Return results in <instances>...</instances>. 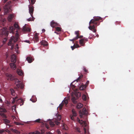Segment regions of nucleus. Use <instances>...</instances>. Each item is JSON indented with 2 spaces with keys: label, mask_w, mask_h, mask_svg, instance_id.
<instances>
[{
  "label": "nucleus",
  "mask_w": 134,
  "mask_h": 134,
  "mask_svg": "<svg viewBox=\"0 0 134 134\" xmlns=\"http://www.w3.org/2000/svg\"><path fill=\"white\" fill-rule=\"evenodd\" d=\"M2 99L0 98V102L2 103Z\"/></svg>",
  "instance_id": "62"
},
{
  "label": "nucleus",
  "mask_w": 134,
  "mask_h": 134,
  "mask_svg": "<svg viewBox=\"0 0 134 134\" xmlns=\"http://www.w3.org/2000/svg\"><path fill=\"white\" fill-rule=\"evenodd\" d=\"M98 25H96L95 24L94 25H91V26H92V27L94 29V28H95L96 26Z\"/></svg>",
  "instance_id": "45"
},
{
  "label": "nucleus",
  "mask_w": 134,
  "mask_h": 134,
  "mask_svg": "<svg viewBox=\"0 0 134 134\" xmlns=\"http://www.w3.org/2000/svg\"><path fill=\"white\" fill-rule=\"evenodd\" d=\"M101 19V18L99 17H97L94 18L93 19H92L90 20L89 22V24L91 25V24H93L96 25H99V23L98 21Z\"/></svg>",
  "instance_id": "5"
},
{
  "label": "nucleus",
  "mask_w": 134,
  "mask_h": 134,
  "mask_svg": "<svg viewBox=\"0 0 134 134\" xmlns=\"http://www.w3.org/2000/svg\"><path fill=\"white\" fill-rule=\"evenodd\" d=\"M76 47V46L75 44H74V46H71V48L72 50H73Z\"/></svg>",
  "instance_id": "41"
},
{
  "label": "nucleus",
  "mask_w": 134,
  "mask_h": 134,
  "mask_svg": "<svg viewBox=\"0 0 134 134\" xmlns=\"http://www.w3.org/2000/svg\"><path fill=\"white\" fill-rule=\"evenodd\" d=\"M29 1L30 3L32 5H33L34 4L35 2V1H30H30Z\"/></svg>",
  "instance_id": "37"
},
{
  "label": "nucleus",
  "mask_w": 134,
  "mask_h": 134,
  "mask_svg": "<svg viewBox=\"0 0 134 134\" xmlns=\"http://www.w3.org/2000/svg\"><path fill=\"white\" fill-rule=\"evenodd\" d=\"M61 28L59 27H57L56 28V30L57 31L59 32L61 31Z\"/></svg>",
  "instance_id": "33"
},
{
  "label": "nucleus",
  "mask_w": 134,
  "mask_h": 134,
  "mask_svg": "<svg viewBox=\"0 0 134 134\" xmlns=\"http://www.w3.org/2000/svg\"><path fill=\"white\" fill-rule=\"evenodd\" d=\"M17 98V97H15V98H13V100L12 102V103L13 104H14V103L15 101H16V99Z\"/></svg>",
  "instance_id": "36"
},
{
  "label": "nucleus",
  "mask_w": 134,
  "mask_h": 134,
  "mask_svg": "<svg viewBox=\"0 0 134 134\" xmlns=\"http://www.w3.org/2000/svg\"><path fill=\"white\" fill-rule=\"evenodd\" d=\"M3 120L5 123L7 125V124L9 123L10 122V121L9 120L6 119H3Z\"/></svg>",
  "instance_id": "26"
},
{
  "label": "nucleus",
  "mask_w": 134,
  "mask_h": 134,
  "mask_svg": "<svg viewBox=\"0 0 134 134\" xmlns=\"http://www.w3.org/2000/svg\"><path fill=\"white\" fill-rule=\"evenodd\" d=\"M19 34L17 33H16L15 35V36H12L9 40L8 43V45L9 46H11V48L12 49L14 47L13 43H15L17 41L19 38Z\"/></svg>",
  "instance_id": "1"
},
{
  "label": "nucleus",
  "mask_w": 134,
  "mask_h": 134,
  "mask_svg": "<svg viewBox=\"0 0 134 134\" xmlns=\"http://www.w3.org/2000/svg\"><path fill=\"white\" fill-rule=\"evenodd\" d=\"M42 31L43 32H45V29H42Z\"/></svg>",
  "instance_id": "61"
},
{
  "label": "nucleus",
  "mask_w": 134,
  "mask_h": 134,
  "mask_svg": "<svg viewBox=\"0 0 134 134\" xmlns=\"http://www.w3.org/2000/svg\"><path fill=\"white\" fill-rule=\"evenodd\" d=\"M26 60L28 61L29 63H30L32 62L34 59L32 58L31 57H28L26 58Z\"/></svg>",
  "instance_id": "20"
},
{
  "label": "nucleus",
  "mask_w": 134,
  "mask_h": 134,
  "mask_svg": "<svg viewBox=\"0 0 134 134\" xmlns=\"http://www.w3.org/2000/svg\"><path fill=\"white\" fill-rule=\"evenodd\" d=\"M72 114H71L70 116L71 119L72 120L74 121L75 119L74 118V117H76L77 115V114L75 110L74 109L72 110Z\"/></svg>",
  "instance_id": "8"
},
{
  "label": "nucleus",
  "mask_w": 134,
  "mask_h": 134,
  "mask_svg": "<svg viewBox=\"0 0 134 134\" xmlns=\"http://www.w3.org/2000/svg\"><path fill=\"white\" fill-rule=\"evenodd\" d=\"M10 91L11 92V94L13 96L14 95L15 91L13 89H10Z\"/></svg>",
  "instance_id": "30"
},
{
  "label": "nucleus",
  "mask_w": 134,
  "mask_h": 134,
  "mask_svg": "<svg viewBox=\"0 0 134 134\" xmlns=\"http://www.w3.org/2000/svg\"><path fill=\"white\" fill-rule=\"evenodd\" d=\"M83 75H81L76 80L77 82H78L79 81L80 79H81L83 77Z\"/></svg>",
  "instance_id": "32"
},
{
  "label": "nucleus",
  "mask_w": 134,
  "mask_h": 134,
  "mask_svg": "<svg viewBox=\"0 0 134 134\" xmlns=\"http://www.w3.org/2000/svg\"><path fill=\"white\" fill-rule=\"evenodd\" d=\"M0 115L2 116L3 119H6L7 117L6 115L4 113H1L0 114Z\"/></svg>",
  "instance_id": "27"
},
{
  "label": "nucleus",
  "mask_w": 134,
  "mask_h": 134,
  "mask_svg": "<svg viewBox=\"0 0 134 134\" xmlns=\"http://www.w3.org/2000/svg\"><path fill=\"white\" fill-rule=\"evenodd\" d=\"M14 27L12 26L9 27V30L10 31V32L14 33V31L15 30V28H16L18 29H19V27L18 25V23L15 22L14 24Z\"/></svg>",
  "instance_id": "7"
},
{
  "label": "nucleus",
  "mask_w": 134,
  "mask_h": 134,
  "mask_svg": "<svg viewBox=\"0 0 134 134\" xmlns=\"http://www.w3.org/2000/svg\"><path fill=\"white\" fill-rule=\"evenodd\" d=\"M76 131L79 132H80V129L79 128H77L76 129Z\"/></svg>",
  "instance_id": "46"
},
{
  "label": "nucleus",
  "mask_w": 134,
  "mask_h": 134,
  "mask_svg": "<svg viewBox=\"0 0 134 134\" xmlns=\"http://www.w3.org/2000/svg\"><path fill=\"white\" fill-rule=\"evenodd\" d=\"M6 111V110L3 108H0V112H5Z\"/></svg>",
  "instance_id": "29"
},
{
  "label": "nucleus",
  "mask_w": 134,
  "mask_h": 134,
  "mask_svg": "<svg viewBox=\"0 0 134 134\" xmlns=\"http://www.w3.org/2000/svg\"><path fill=\"white\" fill-rule=\"evenodd\" d=\"M82 39H84V41H87L88 40V39L87 38H83Z\"/></svg>",
  "instance_id": "50"
},
{
  "label": "nucleus",
  "mask_w": 134,
  "mask_h": 134,
  "mask_svg": "<svg viewBox=\"0 0 134 134\" xmlns=\"http://www.w3.org/2000/svg\"><path fill=\"white\" fill-rule=\"evenodd\" d=\"M88 28L90 30L92 31V30L93 29L92 27V26L90 25V26L88 27Z\"/></svg>",
  "instance_id": "44"
},
{
  "label": "nucleus",
  "mask_w": 134,
  "mask_h": 134,
  "mask_svg": "<svg viewBox=\"0 0 134 134\" xmlns=\"http://www.w3.org/2000/svg\"><path fill=\"white\" fill-rule=\"evenodd\" d=\"M6 76L8 77L7 79L8 80H10L12 81L14 80L15 82V84L16 85L20 81L17 79H15L14 77L11 74H7L6 75Z\"/></svg>",
  "instance_id": "6"
},
{
  "label": "nucleus",
  "mask_w": 134,
  "mask_h": 134,
  "mask_svg": "<svg viewBox=\"0 0 134 134\" xmlns=\"http://www.w3.org/2000/svg\"><path fill=\"white\" fill-rule=\"evenodd\" d=\"M72 101L74 103H75V100L76 99V98L75 97H73L72 98Z\"/></svg>",
  "instance_id": "39"
},
{
  "label": "nucleus",
  "mask_w": 134,
  "mask_h": 134,
  "mask_svg": "<svg viewBox=\"0 0 134 134\" xmlns=\"http://www.w3.org/2000/svg\"><path fill=\"white\" fill-rule=\"evenodd\" d=\"M4 132V131L3 130H0V134H2Z\"/></svg>",
  "instance_id": "48"
},
{
  "label": "nucleus",
  "mask_w": 134,
  "mask_h": 134,
  "mask_svg": "<svg viewBox=\"0 0 134 134\" xmlns=\"http://www.w3.org/2000/svg\"><path fill=\"white\" fill-rule=\"evenodd\" d=\"M15 123L16 125H19V123L17 122H15Z\"/></svg>",
  "instance_id": "59"
},
{
  "label": "nucleus",
  "mask_w": 134,
  "mask_h": 134,
  "mask_svg": "<svg viewBox=\"0 0 134 134\" xmlns=\"http://www.w3.org/2000/svg\"><path fill=\"white\" fill-rule=\"evenodd\" d=\"M29 134H35V132H29Z\"/></svg>",
  "instance_id": "57"
},
{
  "label": "nucleus",
  "mask_w": 134,
  "mask_h": 134,
  "mask_svg": "<svg viewBox=\"0 0 134 134\" xmlns=\"http://www.w3.org/2000/svg\"><path fill=\"white\" fill-rule=\"evenodd\" d=\"M24 41L25 42H27V43H30V41L29 40H25Z\"/></svg>",
  "instance_id": "47"
},
{
  "label": "nucleus",
  "mask_w": 134,
  "mask_h": 134,
  "mask_svg": "<svg viewBox=\"0 0 134 134\" xmlns=\"http://www.w3.org/2000/svg\"><path fill=\"white\" fill-rule=\"evenodd\" d=\"M11 2L10 1L8 2L5 5L4 7V14H7L9 12V9L10 8V4Z\"/></svg>",
  "instance_id": "4"
},
{
  "label": "nucleus",
  "mask_w": 134,
  "mask_h": 134,
  "mask_svg": "<svg viewBox=\"0 0 134 134\" xmlns=\"http://www.w3.org/2000/svg\"><path fill=\"white\" fill-rule=\"evenodd\" d=\"M76 46H77V47H76V48H78V47H80V46H79L78 44H77L76 45Z\"/></svg>",
  "instance_id": "63"
},
{
  "label": "nucleus",
  "mask_w": 134,
  "mask_h": 134,
  "mask_svg": "<svg viewBox=\"0 0 134 134\" xmlns=\"http://www.w3.org/2000/svg\"><path fill=\"white\" fill-rule=\"evenodd\" d=\"M30 100L31 101H32V102H35V101H35V100H32V99H30Z\"/></svg>",
  "instance_id": "60"
},
{
  "label": "nucleus",
  "mask_w": 134,
  "mask_h": 134,
  "mask_svg": "<svg viewBox=\"0 0 134 134\" xmlns=\"http://www.w3.org/2000/svg\"><path fill=\"white\" fill-rule=\"evenodd\" d=\"M69 40L71 41H72L73 42V43H74V40L73 39H70Z\"/></svg>",
  "instance_id": "58"
},
{
  "label": "nucleus",
  "mask_w": 134,
  "mask_h": 134,
  "mask_svg": "<svg viewBox=\"0 0 134 134\" xmlns=\"http://www.w3.org/2000/svg\"><path fill=\"white\" fill-rule=\"evenodd\" d=\"M15 51L18 53H19V51L18 49L19 48V47H18V44H17L16 45Z\"/></svg>",
  "instance_id": "28"
},
{
  "label": "nucleus",
  "mask_w": 134,
  "mask_h": 134,
  "mask_svg": "<svg viewBox=\"0 0 134 134\" xmlns=\"http://www.w3.org/2000/svg\"><path fill=\"white\" fill-rule=\"evenodd\" d=\"M82 99L83 100H86L87 99L86 96L85 94L83 95L82 97Z\"/></svg>",
  "instance_id": "34"
},
{
  "label": "nucleus",
  "mask_w": 134,
  "mask_h": 134,
  "mask_svg": "<svg viewBox=\"0 0 134 134\" xmlns=\"http://www.w3.org/2000/svg\"><path fill=\"white\" fill-rule=\"evenodd\" d=\"M83 37V36H78V38H82Z\"/></svg>",
  "instance_id": "55"
},
{
  "label": "nucleus",
  "mask_w": 134,
  "mask_h": 134,
  "mask_svg": "<svg viewBox=\"0 0 134 134\" xmlns=\"http://www.w3.org/2000/svg\"><path fill=\"white\" fill-rule=\"evenodd\" d=\"M14 16L13 14H10L8 16V21L9 22H11L13 18L14 17Z\"/></svg>",
  "instance_id": "17"
},
{
  "label": "nucleus",
  "mask_w": 134,
  "mask_h": 134,
  "mask_svg": "<svg viewBox=\"0 0 134 134\" xmlns=\"http://www.w3.org/2000/svg\"><path fill=\"white\" fill-rule=\"evenodd\" d=\"M78 38V37L76 36L73 38L74 41L77 40Z\"/></svg>",
  "instance_id": "51"
},
{
  "label": "nucleus",
  "mask_w": 134,
  "mask_h": 134,
  "mask_svg": "<svg viewBox=\"0 0 134 134\" xmlns=\"http://www.w3.org/2000/svg\"><path fill=\"white\" fill-rule=\"evenodd\" d=\"M23 31L30 32L31 31V28L29 27H27L25 26H24L22 29Z\"/></svg>",
  "instance_id": "14"
},
{
  "label": "nucleus",
  "mask_w": 134,
  "mask_h": 134,
  "mask_svg": "<svg viewBox=\"0 0 134 134\" xmlns=\"http://www.w3.org/2000/svg\"><path fill=\"white\" fill-rule=\"evenodd\" d=\"M70 86L72 88H74L75 87V86L74 85L72 84V83H71L70 84Z\"/></svg>",
  "instance_id": "42"
},
{
  "label": "nucleus",
  "mask_w": 134,
  "mask_h": 134,
  "mask_svg": "<svg viewBox=\"0 0 134 134\" xmlns=\"http://www.w3.org/2000/svg\"><path fill=\"white\" fill-rule=\"evenodd\" d=\"M68 100H63L62 102V103L59 105V108L60 110L62 109L63 106L64 104H65V106H67V105L68 103Z\"/></svg>",
  "instance_id": "10"
},
{
  "label": "nucleus",
  "mask_w": 134,
  "mask_h": 134,
  "mask_svg": "<svg viewBox=\"0 0 134 134\" xmlns=\"http://www.w3.org/2000/svg\"><path fill=\"white\" fill-rule=\"evenodd\" d=\"M29 12L32 17H33V14L34 11V7L32 5H29Z\"/></svg>",
  "instance_id": "11"
},
{
  "label": "nucleus",
  "mask_w": 134,
  "mask_h": 134,
  "mask_svg": "<svg viewBox=\"0 0 134 134\" xmlns=\"http://www.w3.org/2000/svg\"><path fill=\"white\" fill-rule=\"evenodd\" d=\"M10 130L13 132L15 133L16 134H19L20 133V132H19L18 131L15 129H11Z\"/></svg>",
  "instance_id": "24"
},
{
  "label": "nucleus",
  "mask_w": 134,
  "mask_h": 134,
  "mask_svg": "<svg viewBox=\"0 0 134 134\" xmlns=\"http://www.w3.org/2000/svg\"><path fill=\"white\" fill-rule=\"evenodd\" d=\"M58 25V24L54 21H52L51 23V26L52 27H54Z\"/></svg>",
  "instance_id": "16"
},
{
  "label": "nucleus",
  "mask_w": 134,
  "mask_h": 134,
  "mask_svg": "<svg viewBox=\"0 0 134 134\" xmlns=\"http://www.w3.org/2000/svg\"><path fill=\"white\" fill-rule=\"evenodd\" d=\"M93 32H96V30L95 29V28H94V29H93Z\"/></svg>",
  "instance_id": "56"
},
{
  "label": "nucleus",
  "mask_w": 134,
  "mask_h": 134,
  "mask_svg": "<svg viewBox=\"0 0 134 134\" xmlns=\"http://www.w3.org/2000/svg\"><path fill=\"white\" fill-rule=\"evenodd\" d=\"M41 119H37L36 120L35 122H41Z\"/></svg>",
  "instance_id": "40"
},
{
  "label": "nucleus",
  "mask_w": 134,
  "mask_h": 134,
  "mask_svg": "<svg viewBox=\"0 0 134 134\" xmlns=\"http://www.w3.org/2000/svg\"><path fill=\"white\" fill-rule=\"evenodd\" d=\"M79 43L82 46H84L85 44L84 42V39H81L79 40Z\"/></svg>",
  "instance_id": "25"
},
{
  "label": "nucleus",
  "mask_w": 134,
  "mask_h": 134,
  "mask_svg": "<svg viewBox=\"0 0 134 134\" xmlns=\"http://www.w3.org/2000/svg\"><path fill=\"white\" fill-rule=\"evenodd\" d=\"M63 129L66 130V129L65 128V126H66V127L67 126L66 125H63Z\"/></svg>",
  "instance_id": "53"
},
{
  "label": "nucleus",
  "mask_w": 134,
  "mask_h": 134,
  "mask_svg": "<svg viewBox=\"0 0 134 134\" xmlns=\"http://www.w3.org/2000/svg\"><path fill=\"white\" fill-rule=\"evenodd\" d=\"M83 106V105L81 103H78L76 105V108L77 109H80Z\"/></svg>",
  "instance_id": "22"
},
{
  "label": "nucleus",
  "mask_w": 134,
  "mask_h": 134,
  "mask_svg": "<svg viewBox=\"0 0 134 134\" xmlns=\"http://www.w3.org/2000/svg\"><path fill=\"white\" fill-rule=\"evenodd\" d=\"M38 40V38L37 35L35 34V40L37 42Z\"/></svg>",
  "instance_id": "31"
},
{
  "label": "nucleus",
  "mask_w": 134,
  "mask_h": 134,
  "mask_svg": "<svg viewBox=\"0 0 134 134\" xmlns=\"http://www.w3.org/2000/svg\"><path fill=\"white\" fill-rule=\"evenodd\" d=\"M40 43L41 45H43L44 46H47L48 44L47 42L44 40H42Z\"/></svg>",
  "instance_id": "19"
},
{
  "label": "nucleus",
  "mask_w": 134,
  "mask_h": 134,
  "mask_svg": "<svg viewBox=\"0 0 134 134\" xmlns=\"http://www.w3.org/2000/svg\"><path fill=\"white\" fill-rule=\"evenodd\" d=\"M17 72L19 75L20 76L22 75L23 74V72L21 70L18 69H17Z\"/></svg>",
  "instance_id": "23"
},
{
  "label": "nucleus",
  "mask_w": 134,
  "mask_h": 134,
  "mask_svg": "<svg viewBox=\"0 0 134 134\" xmlns=\"http://www.w3.org/2000/svg\"><path fill=\"white\" fill-rule=\"evenodd\" d=\"M16 86L18 87H20L21 88H23L24 87V85L22 82L20 81L16 84Z\"/></svg>",
  "instance_id": "12"
},
{
  "label": "nucleus",
  "mask_w": 134,
  "mask_h": 134,
  "mask_svg": "<svg viewBox=\"0 0 134 134\" xmlns=\"http://www.w3.org/2000/svg\"><path fill=\"white\" fill-rule=\"evenodd\" d=\"M89 81H87L86 82V84L85 85H86V86H87V85H88V84L89 83Z\"/></svg>",
  "instance_id": "52"
},
{
  "label": "nucleus",
  "mask_w": 134,
  "mask_h": 134,
  "mask_svg": "<svg viewBox=\"0 0 134 134\" xmlns=\"http://www.w3.org/2000/svg\"><path fill=\"white\" fill-rule=\"evenodd\" d=\"M84 130L85 134H88V132H87L86 129L85 128H84Z\"/></svg>",
  "instance_id": "43"
},
{
  "label": "nucleus",
  "mask_w": 134,
  "mask_h": 134,
  "mask_svg": "<svg viewBox=\"0 0 134 134\" xmlns=\"http://www.w3.org/2000/svg\"><path fill=\"white\" fill-rule=\"evenodd\" d=\"M11 60L12 62L15 63L16 60V56L14 54L12 55L11 57Z\"/></svg>",
  "instance_id": "13"
},
{
  "label": "nucleus",
  "mask_w": 134,
  "mask_h": 134,
  "mask_svg": "<svg viewBox=\"0 0 134 134\" xmlns=\"http://www.w3.org/2000/svg\"><path fill=\"white\" fill-rule=\"evenodd\" d=\"M86 87V86L84 85H82L79 87V89L80 90H83Z\"/></svg>",
  "instance_id": "21"
},
{
  "label": "nucleus",
  "mask_w": 134,
  "mask_h": 134,
  "mask_svg": "<svg viewBox=\"0 0 134 134\" xmlns=\"http://www.w3.org/2000/svg\"><path fill=\"white\" fill-rule=\"evenodd\" d=\"M32 17V19H31V18H30L28 19H27L28 21H33V20H34V18L33 17H33Z\"/></svg>",
  "instance_id": "38"
},
{
  "label": "nucleus",
  "mask_w": 134,
  "mask_h": 134,
  "mask_svg": "<svg viewBox=\"0 0 134 134\" xmlns=\"http://www.w3.org/2000/svg\"><path fill=\"white\" fill-rule=\"evenodd\" d=\"M58 134H61V133L59 131H58Z\"/></svg>",
  "instance_id": "64"
},
{
  "label": "nucleus",
  "mask_w": 134,
  "mask_h": 134,
  "mask_svg": "<svg viewBox=\"0 0 134 134\" xmlns=\"http://www.w3.org/2000/svg\"><path fill=\"white\" fill-rule=\"evenodd\" d=\"M17 102L20 104V106H21L23 104L24 101L23 99H20L17 100Z\"/></svg>",
  "instance_id": "15"
},
{
  "label": "nucleus",
  "mask_w": 134,
  "mask_h": 134,
  "mask_svg": "<svg viewBox=\"0 0 134 134\" xmlns=\"http://www.w3.org/2000/svg\"><path fill=\"white\" fill-rule=\"evenodd\" d=\"M35 134H41V133L39 132L36 131V132H35Z\"/></svg>",
  "instance_id": "49"
},
{
  "label": "nucleus",
  "mask_w": 134,
  "mask_h": 134,
  "mask_svg": "<svg viewBox=\"0 0 134 134\" xmlns=\"http://www.w3.org/2000/svg\"><path fill=\"white\" fill-rule=\"evenodd\" d=\"M61 118V116L59 115L58 116V120L56 119H54L53 120L49 122L50 125L51 126L53 127L54 126L55 124L57 125H58L60 124L59 122Z\"/></svg>",
  "instance_id": "2"
},
{
  "label": "nucleus",
  "mask_w": 134,
  "mask_h": 134,
  "mask_svg": "<svg viewBox=\"0 0 134 134\" xmlns=\"http://www.w3.org/2000/svg\"><path fill=\"white\" fill-rule=\"evenodd\" d=\"M83 70L85 72H87V70L85 68H84Z\"/></svg>",
  "instance_id": "54"
},
{
  "label": "nucleus",
  "mask_w": 134,
  "mask_h": 134,
  "mask_svg": "<svg viewBox=\"0 0 134 134\" xmlns=\"http://www.w3.org/2000/svg\"><path fill=\"white\" fill-rule=\"evenodd\" d=\"M75 34L76 35L77 37H78L79 35V31H75Z\"/></svg>",
  "instance_id": "35"
},
{
  "label": "nucleus",
  "mask_w": 134,
  "mask_h": 134,
  "mask_svg": "<svg viewBox=\"0 0 134 134\" xmlns=\"http://www.w3.org/2000/svg\"><path fill=\"white\" fill-rule=\"evenodd\" d=\"M80 116L81 118L83 117V115H86L87 114V112L86 111V109L85 108H83L82 109V111H79Z\"/></svg>",
  "instance_id": "9"
},
{
  "label": "nucleus",
  "mask_w": 134,
  "mask_h": 134,
  "mask_svg": "<svg viewBox=\"0 0 134 134\" xmlns=\"http://www.w3.org/2000/svg\"><path fill=\"white\" fill-rule=\"evenodd\" d=\"M15 63H11L10 64V65L11 68L13 70H15L16 68V65L15 64Z\"/></svg>",
  "instance_id": "18"
},
{
  "label": "nucleus",
  "mask_w": 134,
  "mask_h": 134,
  "mask_svg": "<svg viewBox=\"0 0 134 134\" xmlns=\"http://www.w3.org/2000/svg\"><path fill=\"white\" fill-rule=\"evenodd\" d=\"M9 34V31L7 30L6 27H3L0 26V34L3 36L7 37Z\"/></svg>",
  "instance_id": "3"
}]
</instances>
